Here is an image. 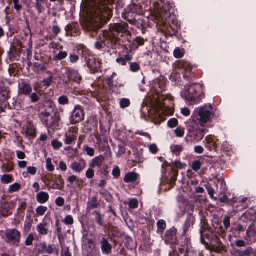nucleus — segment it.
<instances>
[{"instance_id": "f257e3e1", "label": "nucleus", "mask_w": 256, "mask_h": 256, "mask_svg": "<svg viewBox=\"0 0 256 256\" xmlns=\"http://www.w3.org/2000/svg\"><path fill=\"white\" fill-rule=\"evenodd\" d=\"M174 4L171 0H163L159 12L158 18L162 26L166 36H176L179 38L180 24L174 14Z\"/></svg>"}, {"instance_id": "f03ea898", "label": "nucleus", "mask_w": 256, "mask_h": 256, "mask_svg": "<svg viewBox=\"0 0 256 256\" xmlns=\"http://www.w3.org/2000/svg\"><path fill=\"white\" fill-rule=\"evenodd\" d=\"M114 0H98L94 5V9L96 18H92L86 24V30L90 33V37L94 38L102 28V23L100 22L106 19L109 20L113 15L112 10L108 6Z\"/></svg>"}, {"instance_id": "7ed1b4c3", "label": "nucleus", "mask_w": 256, "mask_h": 256, "mask_svg": "<svg viewBox=\"0 0 256 256\" xmlns=\"http://www.w3.org/2000/svg\"><path fill=\"white\" fill-rule=\"evenodd\" d=\"M34 109L38 111L41 121L48 129L53 131L60 129V117L54 112L55 106L52 102L40 101Z\"/></svg>"}, {"instance_id": "20e7f679", "label": "nucleus", "mask_w": 256, "mask_h": 256, "mask_svg": "<svg viewBox=\"0 0 256 256\" xmlns=\"http://www.w3.org/2000/svg\"><path fill=\"white\" fill-rule=\"evenodd\" d=\"M204 90L202 84L192 83L184 86L180 92V96L188 102L198 104L205 97Z\"/></svg>"}, {"instance_id": "39448f33", "label": "nucleus", "mask_w": 256, "mask_h": 256, "mask_svg": "<svg viewBox=\"0 0 256 256\" xmlns=\"http://www.w3.org/2000/svg\"><path fill=\"white\" fill-rule=\"evenodd\" d=\"M187 130L184 140L188 144L198 143L203 140L206 132L204 128L196 124L188 126Z\"/></svg>"}, {"instance_id": "423d86ee", "label": "nucleus", "mask_w": 256, "mask_h": 256, "mask_svg": "<svg viewBox=\"0 0 256 256\" xmlns=\"http://www.w3.org/2000/svg\"><path fill=\"white\" fill-rule=\"evenodd\" d=\"M212 106L210 104L200 108H196L193 114V120L194 122L198 121L201 126L211 121L213 116Z\"/></svg>"}, {"instance_id": "0eeeda50", "label": "nucleus", "mask_w": 256, "mask_h": 256, "mask_svg": "<svg viewBox=\"0 0 256 256\" xmlns=\"http://www.w3.org/2000/svg\"><path fill=\"white\" fill-rule=\"evenodd\" d=\"M128 24L124 22L114 23L110 25V32L108 36L112 40H116V44L120 38L124 34L131 35V32L128 30Z\"/></svg>"}, {"instance_id": "6e6552de", "label": "nucleus", "mask_w": 256, "mask_h": 256, "mask_svg": "<svg viewBox=\"0 0 256 256\" xmlns=\"http://www.w3.org/2000/svg\"><path fill=\"white\" fill-rule=\"evenodd\" d=\"M116 76V74L114 72L112 75L106 77L105 82L108 87V90L118 94H120V91L119 88L122 87L124 85L122 82H119L118 79H114Z\"/></svg>"}, {"instance_id": "1a4fd4ad", "label": "nucleus", "mask_w": 256, "mask_h": 256, "mask_svg": "<svg viewBox=\"0 0 256 256\" xmlns=\"http://www.w3.org/2000/svg\"><path fill=\"white\" fill-rule=\"evenodd\" d=\"M82 58L86 62L88 67L94 74L98 72L100 70V64L96 61L95 58L92 56H90L89 52L86 50H82Z\"/></svg>"}, {"instance_id": "9d476101", "label": "nucleus", "mask_w": 256, "mask_h": 256, "mask_svg": "<svg viewBox=\"0 0 256 256\" xmlns=\"http://www.w3.org/2000/svg\"><path fill=\"white\" fill-rule=\"evenodd\" d=\"M92 96L97 101L107 102L110 100V93L108 89L104 86L98 87L92 92Z\"/></svg>"}, {"instance_id": "9b49d317", "label": "nucleus", "mask_w": 256, "mask_h": 256, "mask_svg": "<svg viewBox=\"0 0 256 256\" xmlns=\"http://www.w3.org/2000/svg\"><path fill=\"white\" fill-rule=\"evenodd\" d=\"M84 118V113L83 108L80 105H76L70 116V122L76 124L80 122Z\"/></svg>"}, {"instance_id": "f8f14e48", "label": "nucleus", "mask_w": 256, "mask_h": 256, "mask_svg": "<svg viewBox=\"0 0 256 256\" xmlns=\"http://www.w3.org/2000/svg\"><path fill=\"white\" fill-rule=\"evenodd\" d=\"M94 46L98 50H102L106 47L110 49H116V40H112L109 36L97 40L94 44Z\"/></svg>"}, {"instance_id": "ddd939ff", "label": "nucleus", "mask_w": 256, "mask_h": 256, "mask_svg": "<svg viewBox=\"0 0 256 256\" xmlns=\"http://www.w3.org/2000/svg\"><path fill=\"white\" fill-rule=\"evenodd\" d=\"M182 67L184 69L183 74L184 79L188 82V84L196 83L194 82V80L196 78V76L194 72H192V66L190 64L186 62L182 64Z\"/></svg>"}, {"instance_id": "4468645a", "label": "nucleus", "mask_w": 256, "mask_h": 256, "mask_svg": "<svg viewBox=\"0 0 256 256\" xmlns=\"http://www.w3.org/2000/svg\"><path fill=\"white\" fill-rule=\"evenodd\" d=\"M141 112L144 115L148 114L152 117L154 116L155 118L157 116L160 118L162 117L161 114L158 112L156 108H154L152 110V108L148 106V104L145 102H144L142 104Z\"/></svg>"}, {"instance_id": "2eb2a0df", "label": "nucleus", "mask_w": 256, "mask_h": 256, "mask_svg": "<svg viewBox=\"0 0 256 256\" xmlns=\"http://www.w3.org/2000/svg\"><path fill=\"white\" fill-rule=\"evenodd\" d=\"M195 218L192 214H188L186 220H185L182 227V236H185L186 232L192 228H193V226L194 224Z\"/></svg>"}, {"instance_id": "dca6fc26", "label": "nucleus", "mask_w": 256, "mask_h": 256, "mask_svg": "<svg viewBox=\"0 0 256 256\" xmlns=\"http://www.w3.org/2000/svg\"><path fill=\"white\" fill-rule=\"evenodd\" d=\"M177 230L172 227L166 230L164 234V239L166 242L170 244H175L177 242L176 237Z\"/></svg>"}, {"instance_id": "f3484780", "label": "nucleus", "mask_w": 256, "mask_h": 256, "mask_svg": "<svg viewBox=\"0 0 256 256\" xmlns=\"http://www.w3.org/2000/svg\"><path fill=\"white\" fill-rule=\"evenodd\" d=\"M6 236L8 242L14 244L19 242L20 232L16 229L10 230L6 232Z\"/></svg>"}, {"instance_id": "a211bd4d", "label": "nucleus", "mask_w": 256, "mask_h": 256, "mask_svg": "<svg viewBox=\"0 0 256 256\" xmlns=\"http://www.w3.org/2000/svg\"><path fill=\"white\" fill-rule=\"evenodd\" d=\"M54 80V76L51 74L46 78H44L40 84L39 88L38 86L34 87V90L36 92L44 91V90L48 88L52 84Z\"/></svg>"}, {"instance_id": "6ab92c4d", "label": "nucleus", "mask_w": 256, "mask_h": 256, "mask_svg": "<svg viewBox=\"0 0 256 256\" xmlns=\"http://www.w3.org/2000/svg\"><path fill=\"white\" fill-rule=\"evenodd\" d=\"M128 43L130 51H133L137 50L139 46H144L145 40L143 38L137 36L132 40H128Z\"/></svg>"}, {"instance_id": "aec40b11", "label": "nucleus", "mask_w": 256, "mask_h": 256, "mask_svg": "<svg viewBox=\"0 0 256 256\" xmlns=\"http://www.w3.org/2000/svg\"><path fill=\"white\" fill-rule=\"evenodd\" d=\"M86 166V162L84 159H80V162H74L71 164L70 168L75 172L80 174Z\"/></svg>"}, {"instance_id": "412c9836", "label": "nucleus", "mask_w": 256, "mask_h": 256, "mask_svg": "<svg viewBox=\"0 0 256 256\" xmlns=\"http://www.w3.org/2000/svg\"><path fill=\"white\" fill-rule=\"evenodd\" d=\"M205 147L209 150H215L217 148V144L212 136L209 135L206 137L204 142Z\"/></svg>"}, {"instance_id": "4be33fe9", "label": "nucleus", "mask_w": 256, "mask_h": 256, "mask_svg": "<svg viewBox=\"0 0 256 256\" xmlns=\"http://www.w3.org/2000/svg\"><path fill=\"white\" fill-rule=\"evenodd\" d=\"M66 74L70 80H71L80 83L82 80V76L78 72L74 69L68 68L66 70Z\"/></svg>"}, {"instance_id": "5701e85b", "label": "nucleus", "mask_w": 256, "mask_h": 256, "mask_svg": "<svg viewBox=\"0 0 256 256\" xmlns=\"http://www.w3.org/2000/svg\"><path fill=\"white\" fill-rule=\"evenodd\" d=\"M100 244L102 252L103 254L108 255L112 252V246L107 239L103 238L100 242Z\"/></svg>"}, {"instance_id": "b1692460", "label": "nucleus", "mask_w": 256, "mask_h": 256, "mask_svg": "<svg viewBox=\"0 0 256 256\" xmlns=\"http://www.w3.org/2000/svg\"><path fill=\"white\" fill-rule=\"evenodd\" d=\"M140 178V175L134 172H129L126 174L124 181L126 183H134Z\"/></svg>"}, {"instance_id": "393cba45", "label": "nucleus", "mask_w": 256, "mask_h": 256, "mask_svg": "<svg viewBox=\"0 0 256 256\" xmlns=\"http://www.w3.org/2000/svg\"><path fill=\"white\" fill-rule=\"evenodd\" d=\"M76 138L77 134L74 132H70L65 134L64 140L66 144L70 145L73 143H75Z\"/></svg>"}, {"instance_id": "a878e982", "label": "nucleus", "mask_w": 256, "mask_h": 256, "mask_svg": "<svg viewBox=\"0 0 256 256\" xmlns=\"http://www.w3.org/2000/svg\"><path fill=\"white\" fill-rule=\"evenodd\" d=\"M133 58V56L130 54V52H127L126 54L124 55L123 57L118 58L116 61V62L122 66L126 65L127 62H130Z\"/></svg>"}, {"instance_id": "bb28decb", "label": "nucleus", "mask_w": 256, "mask_h": 256, "mask_svg": "<svg viewBox=\"0 0 256 256\" xmlns=\"http://www.w3.org/2000/svg\"><path fill=\"white\" fill-rule=\"evenodd\" d=\"M47 64L42 61L35 62L33 66V70L39 73H44L46 70Z\"/></svg>"}, {"instance_id": "cd10ccee", "label": "nucleus", "mask_w": 256, "mask_h": 256, "mask_svg": "<svg viewBox=\"0 0 256 256\" xmlns=\"http://www.w3.org/2000/svg\"><path fill=\"white\" fill-rule=\"evenodd\" d=\"M92 215L94 216L95 222L100 226H106L104 216L101 214L100 210H95L92 212Z\"/></svg>"}, {"instance_id": "c85d7f7f", "label": "nucleus", "mask_w": 256, "mask_h": 256, "mask_svg": "<svg viewBox=\"0 0 256 256\" xmlns=\"http://www.w3.org/2000/svg\"><path fill=\"white\" fill-rule=\"evenodd\" d=\"M49 194L45 192H40L36 196V200L40 204L46 203L49 200Z\"/></svg>"}, {"instance_id": "c756f323", "label": "nucleus", "mask_w": 256, "mask_h": 256, "mask_svg": "<svg viewBox=\"0 0 256 256\" xmlns=\"http://www.w3.org/2000/svg\"><path fill=\"white\" fill-rule=\"evenodd\" d=\"M122 18L130 24H132L136 21V14L130 10H128L124 14H122Z\"/></svg>"}, {"instance_id": "7c9ffc66", "label": "nucleus", "mask_w": 256, "mask_h": 256, "mask_svg": "<svg viewBox=\"0 0 256 256\" xmlns=\"http://www.w3.org/2000/svg\"><path fill=\"white\" fill-rule=\"evenodd\" d=\"M104 160V157L100 155L93 158L90 164V166L94 168L96 166H101L102 162Z\"/></svg>"}, {"instance_id": "2f4dec72", "label": "nucleus", "mask_w": 256, "mask_h": 256, "mask_svg": "<svg viewBox=\"0 0 256 256\" xmlns=\"http://www.w3.org/2000/svg\"><path fill=\"white\" fill-rule=\"evenodd\" d=\"M249 202L248 198H245L242 200L236 206V210L237 211H242L248 207V203Z\"/></svg>"}, {"instance_id": "473e14b6", "label": "nucleus", "mask_w": 256, "mask_h": 256, "mask_svg": "<svg viewBox=\"0 0 256 256\" xmlns=\"http://www.w3.org/2000/svg\"><path fill=\"white\" fill-rule=\"evenodd\" d=\"M158 227L157 232L159 234H163L166 228V223L164 220H159L156 224Z\"/></svg>"}, {"instance_id": "72a5a7b5", "label": "nucleus", "mask_w": 256, "mask_h": 256, "mask_svg": "<svg viewBox=\"0 0 256 256\" xmlns=\"http://www.w3.org/2000/svg\"><path fill=\"white\" fill-rule=\"evenodd\" d=\"M52 180L54 182L52 184V186L54 188L60 190V184H62V185L64 184V180L61 175L56 176L55 178Z\"/></svg>"}, {"instance_id": "f704fd0d", "label": "nucleus", "mask_w": 256, "mask_h": 256, "mask_svg": "<svg viewBox=\"0 0 256 256\" xmlns=\"http://www.w3.org/2000/svg\"><path fill=\"white\" fill-rule=\"evenodd\" d=\"M171 152L176 156H179L184 150L182 146L179 144H174L170 146Z\"/></svg>"}, {"instance_id": "c9c22d12", "label": "nucleus", "mask_w": 256, "mask_h": 256, "mask_svg": "<svg viewBox=\"0 0 256 256\" xmlns=\"http://www.w3.org/2000/svg\"><path fill=\"white\" fill-rule=\"evenodd\" d=\"M47 0H36V8L39 14L44 10V5Z\"/></svg>"}, {"instance_id": "e433bc0d", "label": "nucleus", "mask_w": 256, "mask_h": 256, "mask_svg": "<svg viewBox=\"0 0 256 256\" xmlns=\"http://www.w3.org/2000/svg\"><path fill=\"white\" fill-rule=\"evenodd\" d=\"M77 26V24H68L65 28V30L66 33L68 35H74V33H76V26Z\"/></svg>"}, {"instance_id": "4c0bfd02", "label": "nucleus", "mask_w": 256, "mask_h": 256, "mask_svg": "<svg viewBox=\"0 0 256 256\" xmlns=\"http://www.w3.org/2000/svg\"><path fill=\"white\" fill-rule=\"evenodd\" d=\"M206 188L207 190L208 194L210 195V197L212 199H214V200H217V196H214V190L211 184H208L206 185Z\"/></svg>"}, {"instance_id": "58836bf2", "label": "nucleus", "mask_w": 256, "mask_h": 256, "mask_svg": "<svg viewBox=\"0 0 256 256\" xmlns=\"http://www.w3.org/2000/svg\"><path fill=\"white\" fill-rule=\"evenodd\" d=\"M253 249L251 247H248L244 250H238V256H249L252 252Z\"/></svg>"}, {"instance_id": "ea45409f", "label": "nucleus", "mask_w": 256, "mask_h": 256, "mask_svg": "<svg viewBox=\"0 0 256 256\" xmlns=\"http://www.w3.org/2000/svg\"><path fill=\"white\" fill-rule=\"evenodd\" d=\"M130 104V101L128 98H122L120 100V106L122 108L128 107Z\"/></svg>"}, {"instance_id": "a19ab883", "label": "nucleus", "mask_w": 256, "mask_h": 256, "mask_svg": "<svg viewBox=\"0 0 256 256\" xmlns=\"http://www.w3.org/2000/svg\"><path fill=\"white\" fill-rule=\"evenodd\" d=\"M47 210L48 208L46 206H40L36 209V215L38 216H42Z\"/></svg>"}, {"instance_id": "79ce46f5", "label": "nucleus", "mask_w": 256, "mask_h": 256, "mask_svg": "<svg viewBox=\"0 0 256 256\" xmlns=\"http://www.w3.org/2000/svg\"><path fill=\"white\" fill-rule=\"evenodd\" d=\"M37 230L42 235H46L48 233V229L45 228L44 224H40L37 226Z\"/></svg>"}, {"instance_id": "37998d69", "label": "nucleus", "mask_w": 256, "mask_h": 256, "mask_svg": "<svg viewBox=\"0 0 256 256\" xmlns=\"http://www.w3.org/2000/svg\"><path fill=\"white\" fill-rule=\"evenodd\" d=\"M130 70L133 72H138L140 70V66L138 62H130Z\"/></svg>"}, {"instance_id": "c03bdc74", "label": "nucleus", "mask_w": 256, "mask_h": 256, "mask_svg": "<svg viewBox=\"0 0 256 256\" xmlns=\"http://www.w3.org/2000/svg\"><path fill=\"white\" fill-rule=\"evenodd\" d=\"M22 93L24 94H30L32 92V88L30 85L24 84L20 88Z\"/></svg>"}, {"instance_id": "a18cd8bd", "label": "nucleus", "mask_w": 256, "mask_h": 256, "mask_svg": "<svg viewBox=\"0 0 256 256\" xmlns=\"http://www.w3.org/2000/svg\"><path fill=\"white\" fill-rule=\"evenodd\" d=\"M68 56V52L65 51H60L58 54L54 56V60H62Z\"/></svg>"}, {"instance_id": "49530a36", "label": "nucleus", "mask_w": 256, "mask_h": 256, "mask_svg": "<svg viewBox=\"0 0 256 256\" xmlns=\"http://www.w3.org/2000/svg\"><path fill=\"white\" fill-rule=\"evenodd\" d=\"M58 102L60 105L68 104L70 103L68 97L65 95L60 96L58 98Z\"/></svg>"}, {"instance_id": "de8ad7c7", "label": "nucleus", "mask_w": 256, "mask_h": 256, "mask_svg": "<svg viewBox=\"0 0 256 256\" xmlns=\"http://www.w3.org/2000/svg\"><path fill=\"white\" fill-rule=\"evenodd\" d=\"M79 60L80 56L78 54L74 53H71L70 54L69 61L71 64H76Z\"/></svg>"}, {"instance_id": "09e8293b", "label": "nucleus", "mask_w": 256, "mask_h": 256, "mask_svg": "<svg viewBox=\"0 0 256 256\" xmlns=\"http://www.w3.org/2000/svg\"><path fill=\"white\" fill-rule=\"evenodd\" d=\"M14 165L12 162H8L6 164H4L2 167V170L4 172H10L13 170Z\"/></svg>"}, {"instance_id": "8fccbe9b", "label": "nucleus", "mask_w": 256, "mask_h": 256, "mask_svg": "<svg viewBox=\"0 0 256 256\" xmlns=\"http://www.w3.org/2000/svg\"><path fill=\"white\" fill-rule=\"evenodd\" d=\"M62 222L66 225H72L74 223V218L71 215L66 216Z\"/></svg>"}, {"instance_id": "3c124183", "label": "nucleus", "mask_w": 256, "mask_h": 256, "mask_svg": "<svg viewBox=\"0 0 256 256\" xmlns=\"http://www.w3.org/2000/svg\"><path fill=\"white\" fill-rule=\"evenodd\" d=\"M138 202L136 199L133 198L130 200L128 202V206L131 209H136L138 208Z\"/></svg>"}, {"instance_id": "603ef678", "label": "nucleus", "mask_w": 256, "mask_h": 256, "mask_svg": "<svg viewBox=\"0 0 256 256\" xmlns=\"http://www.w3.org/2000/svg\"><path fill=\"white\" fill-rule=\"evenodd\" d=\"M20 186L19 184L15 183L11 185L8 190L9 193L18 192L20 189Z\"/></svg>"}, {"instance_id": "864d4df0", "label": "nucleus", "mask_w": 256, "mask_h": 256, "mask_svg": "<svg viewBox=\"0 0 256 256\" xmlns=\"http://www.w3.org/2000/svg\"><path fill=\"white\" fill-rule=\"evenodd\" d=\"M201 166L202 164L200 161L198 160H196L192 162L191 167L194 171L197 172L200 170Z\"/></svg>"}, {"instance_id": "5fc2aeb1", "label": "nucleus", "mask_w": 256, "mask_h": 256, "mask_svg": "<svg viewBox=\"0 0 256 256\" xmlns=\"http://www.w3.org/2000/svg\"><path fill=\"white\" fill-rule=\"evenodd\" d=\"M178 121L176 118H172L168 122V126L170 128H174L178 126Z\"/></svg>"}, {"instance_id": "6e6d98bb", "label": "nucleus", "mask_w": 256, "mask_h": 256, "mask_svg": "<svg viewBox=\"0 0 256 256\" xmlns=\"http://www.w3.org/2000/svg\"><path fill=\"white\" fill-rule=\"evenodd\" d=\"M204 228L202 227L200 230V242L206 246V250H210V247L209 244L205 240L203 237Z\"/></svg>"}, {"instance_id": "4d7b16f0", "label": "nucleus", "mask_w": 256, "mask_h": 256, "mask_svg": "<svg viewBox=\"0 0 256 256\" xmlns=\"http://www.w3.org/2000/svg\"><path fill=\"white\" fill-rule=\"evenodd\" d=\"M46 170L50 172H53L54 170V166L52 162V159L50 158H47L46 160Z\"/></svg>"}, {"instance_id": "13d9d810", "label": "nucleus", "mask_w": 256, "mask_h": 256, "mask_svg": "<svg viewBox=\"0 0 256 256\" xmlns=\"http://www.w3.org/2000/svg\"><path fill=\"white\" fill-rule=\"evenodd\" d=\"M176 136L178 138H182L184 134V128L178 127L174 130Z\"/></svg>"}, {"instance_id": "bf43d9fd", "label": "nucleus", "mask_w": 256, "mask_h": 256, "mask_svg": "<svg viewBox=\"0 0 256 256\" xmlns=\"http://www.w3.org/2000/svg\"><path fill=\"white\" fill-rule=\"evenodd\" d=\"M52 146L54 150H58L62 146V143L57 140H53L52 142Z\"/></svg>"}, {"instance_id": "052dcab7", "label": "nucleus", "mask_w": 256, "mask_h": 256, "mask_svg": "<svg viewBox=\"0 0 256 256\" xmlns=\"http://www.w3.org/2000/svg\"><path fill=\"white\" fill-rule=\"evenodd\" d=\"M94 171L92 168H90L86 172V176L88 179H92L94 177Z\"/></svg>"}, {"instance_id": "680f3d73", "label": "nucleus", "mask_w": 256, "mask_h": 256, "mask_svg": "<svg viewBox=\"0 0 256 256\" xmlns=\"http://www.w3.org/2000/svg\"><path fill=\"white\" fill-rule=\"evenodd\" d=\"M12 180V177L11 175H4L1 178V180L2 183L8 184Z\"/></svg>"}, {"instance_id": "e2e57ef3", "label": "nucleus", "mask_w": 256, "mask_h": 256, "mask_svg": "<svg viewBox=\"0 0 256 256\" xmlns=\"http://www.w3.org/2000/svg\"><path fill=\"white\" fill-rule=\"evenodd\" d=\"M84 148L88 156H94V150L92 148L89 147L88 146H84Z\"/></svg>"}, {"instance_id": "0e129e2a", "label": "nucleus", "mask_w": 256, "mask_h": 256, "mask_svg": "<svg viewBox=\"0 0 256 256\" xmlns=\"http://www.w3.org/2000/svg\"><path fill=\"white\" fill-rule=\"evenodd\" d=\"M230 218L228 216H226L224 218L223 223H224V228L226 230H228V229L230 227Z\"/></svg>"}, {"instance_id": "69168bd1", "label": "nucleus", "mask_w": 256, "mask_h": 256, "mask_svg": "<svg viewBox=\"0 0 256 256\" xmlns=\"http://www.w3.org/2000/svg\"><path fill=\"white\" fill-rule=\"evenodd\" d=\"M112 174L116 178H118L120 176V170L118 166L115 167L113 169L112 171Z\"/></svg>"}, {"instance_id": "338daca9", "label": "nucleus", "mask_w": 256, "mask_h": 256, "mask_svg": "<svg viewBox=\"0 0 256 256\" xmlns=\"http://www.w3.org/2000/svg\"><path fill=\"white\" fill-rule=\"evenodd\" d=\"M97 202H98L97 198L95 196L93 197L92 198V200H91V202L90 203V208L92 209L97 208L98 206V204Z\"/></svg>"}, {"instance_id": "774afa93", "label": "nucleus", "mask_w": 256, "mask_h": 256, "mask_svg": "<svg viewBox=\"0 0 256 256\" xmlns=\"http://www.w3.org/2000/svg\"><path fill=\"white\" fill-rule=\"evenodd\" d=\"M174 55L176 58H180L183 57L184 54L180 48H176L174 52Z\"/></svg>"}]
</instances>
